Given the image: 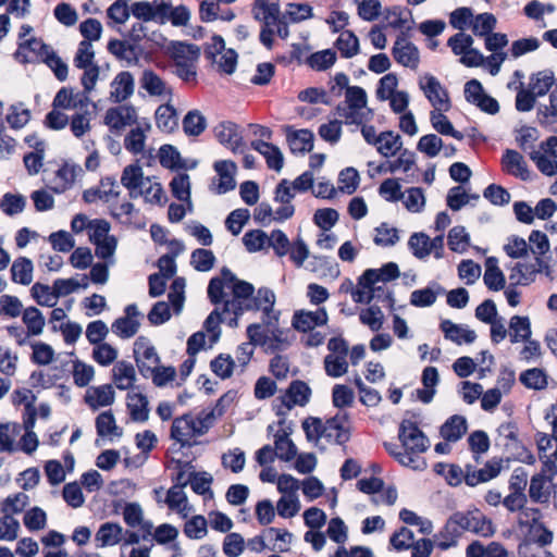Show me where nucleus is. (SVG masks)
I'll return each mask as SVG.
<instances>
[{"label": "nucleus", "mask_w": 557, "mask_h": 557, "mask_svg": "<svg viewBox=\"0 0 557 557\" xmlns=\"http://www.w3.org/2000/svg\"><path fill=\"white\" fill-rule=\"evenodd\" d=\"M211 345L219 341L221 330L219 324L231 327L238 325L239 317L247 311H262L263 315L277 321L273 312L275 294L268 287H260L255 295V286L236 277L227 268H223L220 276L211 278ZM271 323V321H267Z\"/></svg>", "instance_id": "nucleus-1"}, {"label": "nucleus", "mask_w": 557, "mask_h": 557, "mask_svg": "<svg viewBox=\"0 0 557 557\" xmlns=\"http://www.w3.org/2000/svg\"><path fill=\"white\" fill-rule=\"evenodd\" d=\"M465 532L481 536H492L495 532L492 520L481 510L456 511L446 521L437 534V547L448 549L455 546Z\"/></svg>", "instance_id": "nucleus-2"}, {"label": "nucleus", "mask_w": 557, "mask_h": 557, "mask_svg": "<svg viewBox=\"0 0 557 557\" xmlns=\"http://www.w3.org/2000/svg\"><path fill=\"white\" fill-rule=\"evenodd\" d=\"M209 429V413L201 412L200 417L184 414L173 420L171 437L181 444L182 447H191L198 442L196 437L202 435Z\"/></svg>", "instance_id": "nucleus-3"}, {"label": "nucleus", "mask_w": 557, "mask_h": 557, "mask_svg": "<svg viewBox=\"0 0 557 557\" xmlns=\"http://www.w3.org/2000/svg\"><path fill=\"white\" fill-rule=\"evenodd\" d=\"M398 438L401 447L408 453V457H421L420 455L426 451L430 447L428 436L421 431L418 423L404 419L398 429Z\"/></svg>", "instance_id": "nucleus-4"}, {"label": "nucleus", "mask_w": 557, "mask_h": 557, "mask_svg": "<svg viewBox=\"0 0 557 557\" xmlns=\"http://www.w3.org/2000/svg\"><path fill=\"white\" fill-rule=\"evenodd\" d=\"M497 432L505 440L504 447L510 451L512 458L527 465H534V455L523 445L519 438V429L516 422L507 421L502 423Z\"/></svg>", "instance_id": "nucleus-5"}, {"label": "nucleus", "mask_w": 557, "mask_h": 557, "mask_svg": "<svg viewBox=\"0 0 557 557\" xmlns=\"http://www.w3.org/2000/svg\"><path fill=\"white\" fill-rule=\"evenodd\" d=\"M134 358L139 373L145 377H150L152 369L160 363V358L156 348L145 336H139L134 343Z\"/></svg>", "instance_id": "nucleus-6"}, {"label": "nucleus", "mask_w": 557, "mask_h": 557, "mask_svg": "<svg viewBox=\"0 0 557 557\" xmlns=\"http://www.w3.org/2000/svg\"><path fill=\"white\" fill-rule=\"evenodd\" d=\"M346 103L348 104L349 112L345 113L346 124H362L364 120V113L360 112L361 109L367 106V92L362 87L351 86L347 88L345 94Z\"/></svg>", "instance_id": "nucleus-7"}, {"label": "nucleus", "mask_w": 557, "mask_h": 557, "mask_svg": "<svg viewBox=\"0 0 557 557\" xmlns=\"http://www.w3.org/2000/svg\"><path fill=\"white\" fill-rule=\"evenodd\" d=\"M212 132L216 140L233 152L244 145L240 127L232 121L220 122Z\"/></svg>", "instance_id": "nucleus-8"}, {"label": "nucleus", "mask_w": 557, "mask_h": 557, "mask_svg": "<svg viewBox=\"0 0 557 557\" xmlns=\"http://www.w3.org/2000/svg\"><path fill=\"white\" fill-rule=\"evenodd\" d=\"M218 180L214 183V190L219 195L232 191L236 187L235 175L237 165L232 160H219L213 163Z\"/></svg>", "instance_id": "nucleus-9"}, {"label": "nucleus", "mask_w": 557, "mask_h": 557, "mask_svg": "<svg viewBox=\"0 0 557 557\" xmlns=\"http://www.w3.org/2000/svg\"><path fill=\"white\" fill-rule=\"evenodd\" d=\"M425 97L437 111H448L450 109L449 96L437 78L433 75L425 76V84H420Z\"/></svg>", "instance_id": "nucleus-10"}, {"label": "nucleus", "mask_w": 557, "mask_h": 557, "mask_svg": "<svg viewBox=\"0 0 557 557\" xmlns=\"http://www.w3.org/2000/svg\"><path fill=\"white\" fill-rule=\"evenodd\" d=\"M125 317L117 318L112 323V331L121 338L133 337L140 326L136 318L140 314L136 304L127 305L124 309Z\"/></svg>", "instance_id": "nucleus-11"}, {"label": "nucleus", "mask_w": 557, "mask_h": 557, "mask_svg": "<svg viewBox=\"0 0 557 557\" xmlns=\"http://www.w3.org/2000/svg\"><path fill=\"white\" fill-rule=\"evenodd\" d=\"M392 54L395 61L403 66L416 70L420 63L419 50L414 44L398 37L393 46Z\"/></svg>", "instance_id": "nucleus-12"}, {"label": "nucleus", "mask_w": 557, "mask_h": 557, "mask_svg": "<svg viewBox=\"0 0 557 557\" xmlns=\"http://www.w3.org/2000/svg\"><path fill=\"white\" fill-rule=\"evenodd\" d=\"M347 419V413L336 414L327 419L324 423V438L346 448V443L349 442L351 435L350 430L344 425Z\"/></svg>", "instance_id": "nucleus-13"}, {"label": "nucleus", "mask_w": 557, "mask_h": 557, "mask_svg": "<svg viewBox=\"0 0 557 557\" xmlns=\"http://www.w3.org/2000/svg\"><path fill=\"white\" fill-rule=\"evenodd\" d=\"M109 53L120 61H126L128 65H136L141 54V48L127 40L112 38L107 45Z\"/></svg>", "instance_id": "nucleus-14"}, {"label": "nucleus", "mask_w": 557, "mask_h": 557, "mask_svg": "<svg viewBox=\"0 0 557 557\" xmlns=\"http://www.w3.org/2000/svg\"><path fill=\"white\" fill-rule=\"evenodd\" d=\"M327 313L324 308L312 311H296L293 317V327L298 332L307 333L312 331L315 326L326 324Z\"/></svg>", "instance_id": "nucleus-15"}, {"label": "nucleus", "mask_w": 557, "mask_h": 557, "mask_svg": "<svg viewBox=\"0 0 557 557\" xmlns=\"http://www.w3.org/2000/svg\"><path fill=\"white\" fill-rule=\"evenodd\" d=\"M472 466L468 465L466 467V473L463 480L468 486H476L480 483L488 482L490 480L496 478L500 470L502 463L500 460H492L487 461L484 468L479 470H471Z\"/></svg>", "instance_id": "nucleus-16"}, {"label": "nucleus", "mask_w": 557, "mask_h": 557, "mask_svg": "<svg viewBox=\"0 0 557 557\" xmlns=\"http://www.w3.org/2000/svg\"><path fill=\"white\" fill-rule=\"evenodd\" d=\"M503 170L516 177L527 181L530 178L528 164L523 156L513 149H506L502 157Z\"/></svg>", "instance_id": "nucleus-17"}, {"label": "nucleus", "mask_w": 557, "mask_h": 557, "mask_svg": "<svg viewBox=\"0 0 557 557\" xmlns=\"http://www.w3.org/2000/svg\"><path fill=\"white\" fill-rule=\"evenodd\" d=\"M311 397L310 386L301 381L294 380L290 382L286 389L285 396L283 397V405L290 410L294 406H305L309 403Z\"/></svg>", "instance_id": "nucleus-18"}, {"label": "nucleus", "mask_w": 557, "mask_h": 557, "mask_svg": "<svg viewBox=\"0 0 557 557\" xmlns=\"http://www.w3.org/2000/svg\"><path fill=\"white\" fill-rule=\"evenodd\" d=\"M136 122V112L131 106L110 108L106 112L104 123L112 129H123Z\"/></svg>", "instance_id": "nucleus-19"}, {"label": "nucleus", "mask_w": 557, "mask_h": 557, "mask_svg": "<svg viewBox=\"0 0 557 557\" xmlns=\"http://www.w3.org/2000/svg\"><path fill=\"white\" fill-rule=\"evenodd\" d=\"M251 148L265 158L269 169L276 172L281 171L284 165V157L280 148L271 143L262 139L252 140Z\"/></svg>", "instance_id": "nucleus-20"}, {"label": "nucleus", "mask_w": 557, "mask_h": 557, "mask_svg": "<svg viewBox=\"0 0 557 557\" xmlns=\"http://www.w3.org/2000/svg\"><path fill=\"white\" fill-rule=\"evenodd\" d=\"M440 329L444 333L446 339H449L457 345H461L463 343L471 344L476 338V334L473 330L463 327L462 325L456 324L450 320H443L440 323Z\"/></svg>", "instance_id": "nucleus-21"}, {"label": "nucleus", "mask_w": 557, "mask_h": 557, "mask_svg": "<svg viewBox=\"0 0 557 557\" xmlns=\"http://www.w3.org/2000/svg\"><path fill=\"white\" fill-rule=\"evenodd\" d=\"M121 184L128 189L129 198H137L144 184V172L141 166L138 163L125 166L122 172Z\"/></svg>", "instance_id": "nucleus-22"}, {"label": "nucleus", "mask_w": 557, "mask_h": 557, "mask_svg": "<svg viewBox=\"0 0 557 557\" xmlns=\"http://www.w3.org/2000/svg\"><path fill=\"white\" fill-rule=\"evenodd\" d=\"M158 158L161 166L170 170H188L196 166V162L188 165L187 162L182 159L180 151L169 144L160 147Z\"/></svg>", "instance_id": "nucleus-23"}, {"label": "nucleus", "mask_w": 557, "mask_h": 557, "mask_svg": "<svg viewBox=\"0 0 557 557\" xmlns=\"http://www.w3.org/2000/svg\"><path fill=\"white\" fill-rule=\"evenodd\" d=\"M286 139L292 152L306 153L313 149L314 135L310 129L292 131L287 126Z\"/></svg>", "instance_id": "nucleus-24"}, {"label": "nucleus", "mask_w": 557, "mask_h": 557, "mask_svg": "<svg viewBox=\"0 0 557 557\" xmlns=\"http://www.w3.org/2000/svg\"><path fill=\"white\" fill-rule=\"evenodd\" d=\"M123 529L119 523L104 522L102 523L96 535L95 542L97 547L114 546L122 541Z\"/></svg>", "instance_id": "nucleus-25"}, {"label": "nucleus", "mask_w": 557, "mask_h": 557, "mask_svg": "<svg viewBox=\"0 0 557 557\" xmlns=\"http://www.w3.org/2000/svg\"><path fill=\"white\" fill-rule=\"evenodd\" d=\"M112 379L115 386L121 391L133 387L136 381L134 366L125 360L117 361L112 369Z\"/></svg>", "instance_id": "nucleus-26"}, {"label": "nucleus", "mask_w": 557, "mask_h": 557, "mask_svg": "<svg viewBox=\"0 0 557 557\" xmlns=\"http://www.w3.org/2000/svg\"><path fill=\"white\" fill-rule=\"evenodd\" d=\"M127 410L135 422H146L149 418V401L146 395L133 393L127 395Z\"/></svg>", "instance_id": "nucleus-27"}, {"label": "nucleus", "mask_w": 557, "mask_h": 557, "mask_svg": "<svg viewBox=\"0 0 557 557\" xmlns=\"http://www.w3.org/2000/svg\"><path fill=\"white\" fill-rule=\"evenodd\" d=\"M483 281L486 287L493 292H498L505 287V275L498 267L497 258L488 257L485 260V273Z\"/></svg>", "instance_id": "nucleus-28"}, {"label": "nucleus", "mask_w": 557, "mask_h": 557, "mask_svg": "<svg viewBox=\"0 0 557 557\" xmlns=\"http://www.w3.org/2000/svg\"><path fill=\"white\" fill-rule=\"evenodd\" d=\"M384 448L396 461L401 466L408 467L412 470L423 471L426 469V461L423 457H408V453L400 450L397 444L384 442Z\"/></svg>", "instance_id": "nucleus-29"}, {"label": "nucleus", "mask_w": 557, "mask_h": 557, "mask_svg": "<svg viewBox=\"0 0 557 557\" xmlns=\"http://www.w3.org/2000/svg\"><path fill=\"white\" fill-rule=\"evenodd\" d=\"M200 49L194 44L176 41L171 45V58L176 66L193 63L198 59Z\"/></svg>", "instance_id": "nucleus-30"}, {"label": "nucleus", "mask_w": 557, "mask_h": 557, "mask_svg": "<svg viewBox=\"0 0 557 557\" xmlns=\"http://www.w3.org/2000/svg\"><path fill=\"white\" fill-rule=\"evenodd\" d=\"M467 432V420L465 417L454 414L441 426V436L447 442L459 441Z\"/></svg>", "instance_id": "nucleus-31"}, {"label": "nucleus", "mask_w": 557, "mask_h": 557, "mask_svg": "<svg viewBox=\"0 0 557 557\" xmlns=\"http://www.w3.org/2000/svg\"><path fill=\"white\" fill-rule=\"evenodd\" d=\"M111 97L116 102H121L129 98L134 92V78L129 72L119 73L111 84Z\"/></svg>", "instance_id": "nucleus-32"}, {"label": "nucleus", "mask_w": 557, "mask_h": 557, "mask_svg": "<svg viewBox=\"0 0 557 557\" xmlns=\"http://www.w3.org/2000/svg\"><path fill=\"white\" fill-rule=\"evenodd\" d=\"M539 264L535 263H521L518 262L511 269L509 280L511 281V285H523L527 286L535 281L536 273L540 272Z\"/></svg>", "instance_id": "nucleus-33"}, {"label": "nucleus", "mask_w": 557, "mask_h": 557, "mask_svg": "<svg viewBox=\"0 0 557 557\" xmlns=\"http://www.w3.org/2000/svg\"><path fill=\"white\" fill-rule=\"evenodd\" d=\"M156 123L163 133H172L178 127V116L175 108L169 103L161 104L156 110Z\"/></svg>", "instance_id": "nucleus-34"}, {"label": "nucleus", "mask_w": 557, "mask_h": 557, "mask_svg": "<svg viewBox=\"0 0 557 557\" xmlns=\"http://www.w3.org/2000/svg\"><path fill=\"white\" fill-rule=\"evenodd\" d=\"M140 85L150 96H172V89L166 88L162 78L152 70H145L143 72Z\"/></svg>", "instance_id": "nucleus-35"}, {"label": "nucleus", "mask_w": 557, "mask_h": 557, "mask_svg": "<svg viewBox=\"0 0 557 557\" xmlns=\"http://www.w3.org/2000/svg\"><path fill=\"white\" fill-rule=\"evenodd\" d=\"M275 457L283 461H290L297 455V447L289 438V432L282 430L274 435Z\"/></svg>", "instance_id": "nucleus-36"}, {"label": "nucleus", "mask_w": 557, "mask_h": 557, "mask_svg": "<svg viewBox=\"0 0 557 557\" xmlns=\"http://www.w3.org/2000/svg\"><path fill=\"white\" fill-rule=\"evenodd\" d=\"M251 14L255 20L277 21L281 14L278 0H253Z\"/></svg>", "instance_id": "nucleus-37"}, {"label": "nucleus", "mask_w": 557, "mask_h": 557, "mask_svg": "<svg viewBox=\"0 0 557 557\" xmlns=\"http://www.w3.org/2000/svg\"><path fill=\"white\" fill-rule=\"evenodd\" d=\"M11 278L14 283L29 285L33 280V262L26 257H18L11 267Z\"/></svg>", "instance_id": "nucleus-38"}, {"label": "nucleus", "mask_w": 557, "mask_h": 557, "mask_svg": "<svg viewBox=\"0 0 557 557\" xmlns=\"http://www.w3.org/2000/svg\"><path fill=\"white\" fill-rule=\"evenodd\" d=\"M22 321L26 325L28 334L32 336L40 335L46 324L42 312L34 306L24 309L22 313Z\"/></svg>", "instance_id": "nucleus-39"}, {"label": "nucleus", "mask_w": 557, "mask_h": 557, "mask_svg": "<svg viewBox=\"0 0 557 557\" xmlns=\"http://www.w3.org/2000/svg\"><path fill=\"white\" fill-rule=\"evenodd\" d=\"M509 336L512 344L531 338V322L529 317L513 315L509 321Z\"/></svg>", "instance_id": "nucleus-40"}, {"label": "nucleus", "mask_w": 557, "mask_h": 557, "mask_svg": "<svg viewBox=\"0 0 557 557\" xmlns=\"http://www.w3.org/2000/svg\"><path fill=\"white\" fill-rule=\"evenodd\" d=\"M85 401L94 410L110 406L114 401V391L110 384L100 385L94 388V395L85 396Z\"/></svg>", "instance_id": "nucleus-41"}, {"label": "nucleus", "mask_w": 557, "mask_h": 557, "mask_svg": "<svg viewBox=\"0 0 557 557\" xmlns=\"http://www.w3.org/2000/svg\"><path fill=\"white\" fill-rule=\"evenodd\" d=\"M334 46L345 59H350L359 52V39L352 30H343Z\"/></svg>", "instance_id": "nucleus-42"}, {"label": "nucleus", "mask_w": 557, "mask_h": 557, "mask_svg": "<svg viewBox=\"0 0 557 557\" xmlns=\"http://www.w3.org/2000/svg\"><path fill=\"white\" fill-rule=\"evenodd\" d=\"M555 83L554 72L552 70H543L533 73L530 76V89L537 97L546 95Z\"/></svg>", "instance_id": "nucleus-43"}, {"label": "nucleus", "mask_w": 557, "mask_h": 557, "mask_svg": "<svg viewBox=\"0 0 557 557\" xmlns=\"http://www.w3.org/2000/svg\"><path fill=\"white\" fill-rule=\"evenodd\" d=\"M519 381L529 389L541 391L547 387V374L543 369L532 368L520 373Z\"/></svg>", "instance_id": "nucleus-44"}, {"label": "nucleus", "mask_w": 557, "mask_h": 557, "mask_svg": "<svg viewBox=\"0 0 557 557\" xmlns=\"http://www.w3.org/2000/svg\"><path fill=\"white\" fill-rule=\"evenodd\" d=\"M444 111L433 110L431 111V123L432 126L442 135L451 136L457 140L463 139V134L460 131L455 129L451 122L443 113Z\"/></svg>", "instance_id": "nucleus-45"}, {"label": "nucleus", "mask_w": 557, "mask_h": 557, "mask_svg": "<svg viewBox=\"0 0 557 557\" xmlns=\"http://www.w3.org/2000/svg\"><path fill=\"white\" fill-rule=\"evenodd\" d=\"M547 481L543 473H536L531 478L529 496L533 503L544 504L548 502L550 493L545 488Z\"/></svg>", "instance_id": "nucleus-46"}, {"label": "nucleus", "mask_w": 557, "mask_h": 557, "mask_svg": "<svg viewBox=\"0 0 557 557\" xmlns=\"http://www.w3.org/2000/svg\"><path fill=\"white\" fill-rule=\"evenodd\" d=\"M219 54H220V57L216 60L215 53L211 51V64L216 63L218 71L222 74H226V75L233 74L237 66V60H238L237 52L233 48H228Z\"/></svg>", "instance_id": "nucleus-47"}, {"label": "nucleus", "mask_w": 557, "mask_h": 557, "mask_svg": "<svg viewBox=\"0 0 557 557\" xmlns=\"http://www.w3.org/2000/svg\"><path fill=\"white\" fill-rule=\"evenodd\" d=\"M557 101H552V95L549 96V107L539 108L537 121L539 124L549 132L557 133Z\"/></svg>", "instance_id": "nucleus-48"}, {"label": "nucleus", "mask_w": 557, "mask_h": 557, "mask_svg": "<svg viewBox=\"0 0 557 557\" xmlns=\"http://www.w3.org/2000/svg\"><path fill=\"white\" fill-rule=\"evenodd\" d=\"M96 430L97 434L101 437L121 435V432H117L119 428L111 410L98 414L96 418Z\"/></svg>", "instance_id": "nucleus-49"}, {"label": "nucleus", "mask_w": 557, "mask_h": 557, "mask_svg": "<svg viewBox=\"0 0 557 557\" xmlns=\"http://www.w3.org/2000/svg\"><path fill=\"white\" fill-rule=\"evenodd\" d=\"M307 62L313 70L325 71L336 62V52L332 49L317 51L308 58Z\"/></svg>", "instance_id": "nucleus-50"}, {"label": "nucleus", "mask_w": 557, "mask_h": 557, "mask_svg": "<svg viewBox=\"0 0 557 557\" xmlns=\"http://www.w3.org/2000/svg\"><path fill=\"white\" fill-rule=\"evenodd\" d=\"M170 188L173 197L180 201H187L190 198V182L189 175L186 173L176 174L171 183Z\"/></svg>", "instance_id": "nucleus-51"}, {"label": "nucleus", "mask_w": 557, "mask_h": 557, "mask_svg": "<svg viewBox=\"0 0 557 557\" xmlns=\"http://www.w3.org/2000/svg\"><path fill=\"white\" fill-rule=\"evenodd\" d=\"M33 349L30 360L38 366H47L54 359L53 348L44 342H34L29 345Z\"/></svg>", "instance_id": "nucleus-52"}, {"label": "nucleus", "mask_w": 557, "mask_h": 557, "mask_svg": "<svg viewBox=\"0 0 557 557\" xmlns=\"http://www.w3.org/2000/svg\"><path fill=\"white\" fill-rule=\"evenodd\" d=\"M360 182V176L358 171L348 166L339 172L338 175V183H339V190L343 193H346L348 195L354 194Z\"/></svg>", "instance_id": "nucleus-53"}, {"label": "nucleus", "mask_w": 557, "mask_h": 557, "mask_svg": "<svg viewBox=\"0 0 557 557\" xmlns=\"http://www.w3.org/2000/svg\"><path fill=\"white\" fill-rule=\"evenodd\" d=\"M470 236L461 225L454 226L448 232V247L451 251L463 252L469 246Z\"/></svg>", "instance_id": "nucleus-54"}, {"label": "nucleus", "mask_w": 557, "mask_h": 557, "mask_svg": "<svg viewBox=\"0 0 557 557\" xmlns=\"http://www.w3.org/2000/svg\"><path fill=\"white\" fill-rule=\"evenodd\" d=\"M29 497L25 493H16L14 495L8 496L1 504V512L11 515L22 512L25 507L28 505Z\"/></svg>", "instance_id": "nucleus-55"}, {"label": "nucleus", "mask_w": 557, "mask_h": 557, "mask_svg": "<svg viewBox=\"0 0 557 557\" xmlns=\"http://www.w3.org/2000/svg\"><path fill=\"white\" fill-rule=\"evenodd\" d=\"M250 212L246 208L233 210L225 220L226 228L233 234L238 235L244 225L249 221Z\"/></svg>", "instance_id": "nucleus-56"}, {"label": "nucleus", "mask_w": 557, "mask_h": 557, "mask_svg": "<svg viewBox=\"0 0 557 557\" xmlns=\"http://www.w3.org/2000/svg\"><path fill=\"white\" fill-rule=\"evenodd\" d=\"M496 17L492 13H481L474 17L472 25V32L475 36L486 37L496 27Z\"/></svg>", "instance_id": "nucleus-57"}, {"label": "nucleus", "mask_w": 557, "mask_h": 557, "mask_svg": "<svg viewBox=\"0 0 557 557\" xmlns=\"http://www.w3.org/2000/svg\"><path fill=\"white\" fill-rule=\"evenodd\" d=\"M206 128V119L197 111H189L183 119V129L188 136H198Z\"/></svg>", "instance_id": "nucleus-58"}, {"label": "nucleus", "mask_w": 557, "mask_h": 557, "mask_svg": "<svg viewBox=\"0 0 557 557\" xmlns=\"http://www.w3.org/2000/svg\"><path fill=\"white\" fill-rule=\"evenodd\" d=\"M269 242V236L261 230L248 231L243 237V244L248 252H257L263 249Z\"/></svg>", "instance_id": "nucleus-59"}, {"label": "nucleus", "mask_w": 557, "mask_h": 557, "mask_svg": "<svg viewBox=\"0 0 557 557\" xmlns=\"http://www.w3.org/2000/svg\"><path fill=\"white\" fill-rule=\"evenodd\" d=\"M379 194L389 202H397L404 198V193L397 178L384 180L379 187Z\"/></svg>", "instance_id": "nucleus-60"}, {"label": "nucleus", "mask_w": 557, "mask_h": 557, "mask_svg": "<svg viewBox=\"0 0 557 557\" xmlns=\"http://www.w3.org/2000/svg\"><path fill=\"white\" fill-rule=\"evenodd\" d=\"M41 61L53 72L58 81L64 82L67 78V64L53 50L45 54Z\"/></svg>", "instance_id": "nucleus-61"}, {"label": "nucleus", "mask_w": 557, "mask_h": 557, "mask_svg": "<svg viewBox=\"0 0 557 557\" xmlns=\"http://www.w3.org/2000/svg\"><path fill=\"white\" fill-rule=\"evenodd\" d=\"M442 147L443 140L435 134H428L422 136L417 145V149L430 158L436 157L440 153Z\"/></svg>", "instance_id": "nucleus-62"}, {"label": "nucleus", "mask_w": 557, "mask_h": 557, "mask_svg": "<svg viewBox=\"0 0 557 557\" xmlns=\"http://www.w3.org/2000/svg\"><path fill=\"white\" fill-rule=\"evenodd\" d=\"M483 197L494 206L508 205L511 198L509 191L505 187L494 183L490 184L483 190Z\"/></svg>", "instance_id": "nucleus-63"}, {"label": "nucleus", "mask_w": 557, "mask_h": 557, "mask_svg": "<svg viewBox=\"0 0 557 557\" xmlns=\"http://www.w3.org/2000/svg\"><path fill=\"white\" fill-rule=\"evenodd\" d=\"M245 549L244 537L236 532L227 533L223 541V553L227 557H238Z\"/></svg>", "instance_id": "nucleus-64"}]
</instances>
